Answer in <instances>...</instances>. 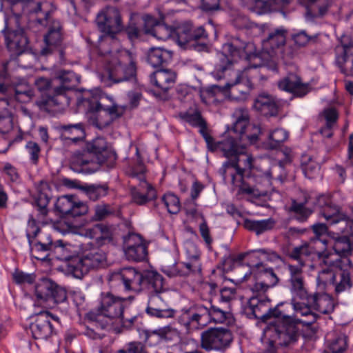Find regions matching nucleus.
Here are the masks:
<instances>
[{"label":"nucleus","mask_w":353,"mask_h":353,"mask_svg":"<svg viewBox=\"0 0 353 353\" xmlns=\"http://www.w3.org/2000/svg\"><path fill=\"white\" fill-rule=\"evenodd\" d=\"M72 249L73 247L70 244H63L61 241H57V244H55L54 247L53 252L56 254L57 259L61 261H68V265L72 260L79 258V256H74L75 252L73 251Z\"/></svg>","instance_id":"nucleus-47"},{"label":"nucleus","mask_w":353,"mask_h":353,"mask_svg":"<svg viewBox=\"0 0 353 353\" xmlns=\"http://www.w3.org/2000/svg\"><path fill=\"white\" fill-rule=\"evenodd\" d=\"M59 129L61 132L60 138L64 141L76 143L82 139L84 134L82 125L80 123L61 125Z\"/></svg>","instance_id":"nucleus-37"},{"label":"nucleus","mask_w":353,"mask_h":353,"mask_svg":"<svg viewBox=\"0 0 353 353\" xmlns=\"http://www.w3.org/2000/svg\"><path fill=\"white\" fill-rule=\"evenodd\" d=\"M277 85L280 90L290 92L296 97H303L310 92L309 84L303 83L301 78L293 73L281 79Z\"/></svg>","instance_id":"nucleus-21"},{"label":"nucleus","mask_w":353,"mask_h":353,"mask_svg":"<svg viewBox=\"0 0 353 353\" xmlns=\"http://www.w3.org/2000/svg\"><path fill=\"white\" fill-rule=\"evenodd\" d=\"M93 219L101 221L114 213V210L108 204H99L95 206Z\"/></svg>","instance_id":"nucleus-62"},{"label":"nucleus","mask_w":353,"mask_h":353,"mask_svg":"<svg viewBox=\"0 0 353 353\" xmlns=\"http://www.w3.org/2000/svg\"><path fill=\"white\" fill-rule=\"evenodd\" d=\"M8 48L21 50L28 43L27 38L22 32H12L6 37Z\"/></svg>","instance_id":"nucleus-52"},{"label":"nucleus","mask_w":353,"mask_h":353,"mask_svg":"<svg viewBox=\"0 0 353 353\" xmlns=\"http://www.w3.org/2000/svg\"><path fill=\"white\" fill-rule=\"evenodd\" d=\"M83 103L90 114L91 123L101 130L109 126L125 111V106L114 103L106 96L86 97L83 99Z\"/></svg>","instance_id":"nucleus-7"},{"label":"nucleus","mask_w":353,"mask_h":353,"mask_svg":"<svg viewBox=\"0 0 353 353\" xmlns=\"http://www.w3.org/2000/svg\"><path fill=\"white\" fill-rule=\"evenodd\" d=\"M108 188L105 185H90L88 186L86 192L88 197L92 201H97L99 198L105 196L108 194Z\"/></svg>","instance_id":"nucleus-60"},{"label":"nucleus","mask_w":353,"mask_h":353,"mask_svg":"<svg viewBox=\"0 0 353 353\" xmlns=\"http://www.w3.org/2000/svg\"><path fill=\"white\" fill-rule=\"evenodd\" d=\"M288 30L284 27H279L272 30L265 42L272 49L279 48L285 45Z\"/></svg>","instance_id":"nucleus-42"},{"label":"nucleus","mask_w":353,"mask_h":353,"mask_svg":"<svg viewBox=\"0 0 353 353\" xmlns=\"http://www.w3.org/2000/svg\"><path fill=\"white\" fill-rule=\"evenodd\" d=\"M263 179H268L270 181V179L278 180L281 183H283L286 177L287 172L284 168L283 164L281 162L275 163L271 165L270 169L265 173V176H261ZM271 185V182H270ZM270 185L268 188V192L269 191Z\"/></svg>","instance_id":"nucleus-46"},{"label":"nucleus","mask_w":353,"mask_h":353,"mask_svg":"<svg viewBox=\"0 0 353 353\" xmlns=\"http://www.w3.org/2000/svg\"><path fill=\"white\" fill-rule=\"evenodd\" d=\"M252 272L246 273L241 279V281H246L252 278V283L249 284V288L252 292L250 297L261 298L262 296H268L266 293L270 289L265 284L257 280L254 276L252 277Z\"/></svg>","instance_id":"nucleus-43"},{"label":"nucleus","mask_w":353,"mask_h":353,"mask_svg":"<svg viewBox=\"0 0 353 353\" xmlns=\"http://www.w3.org/2000/svg\"><path fill=\"white\" fill-rule=\"evenodd\" d=\"M81 248V256L72 260L67 269L68 273L77 279H81L90 270L104 268L107 263L105 252L92 242L82 243Z\"/></svg>","instance_id":"nucleus-8"},{"label":"nucleus","mask_w":353,"mask_h":353,"mask_svg":"<svg viewBox=\"0 0 353 353\" xmlns=\"http://www.w3.org/2000/svg\"><path fill=\"white\" fill-rule=\"evenodd\" d=\"M288 138V132L282 128H276L272 131L266 141L265 145L269 149H276Z\"/></svg>","instance_id":"nucleus-48"},{"label":"nucleus","mask_w":353,"mask_h":353,"mask_svg":"<svg viewBox=\"0 0 353 353\" xmlns=\"http://www.w3.org/2000/svg\"><path fill=\"white\" fill-rule=\"evenodd\" d=\"M302 169L305 175L309 179L314 177L315 174L319 172L320 165L318 163L309 159L308 162H302Z\"/></svg>","instance_id":"nucleus-63"},{"label":"nucleus","mask_w":353,"mask_h":353,"mask_svg":"<svg viewBox=\"0 0 353 353\" xmlns=\"http://www.w3.org/2000/svg\"><path fill=\"white\" fill-rule=\"evenodd\" d=\"M207 145L210 150L221 152L228 160L234 159L238 154L243 152L244 148L243 144H240L233 137H227L221 141L215 142L212 136L211 141L207 143Z\"/></svg>","instance_id":"nucleus-20"},{"label":"nucleus","mask_w":353,"mask_h":353,"mask_svg":"<svg viewBox=\"0 0 353 353\" xmlns=\"http://www.w3.org/2000/svg\"><path fill=\"white\" fill-rule=\"evenodd\" d=\"M35 296L41 303H47L50 307L67 299L65 290L48 279H41L36 284Z\"/></svg>","instance_id":"nucleus-13"},{"label":"nucleus","mask_w":353,"mask_h":353,"mask_svg":"<svg viewBox=\"0 0 353 353\" xmlns=\"http://www.w3.org/2000/svg\"><path fill=\"white\" fill-rule=\"evenodd\" d=\"M228 313L222 308L208 307L202 303H192L181 310L177 317L178 323L188 332L202 330L211 322L225 323Z\"/></svg>","instance_id":"nucleus-5"},{"label":"nucleus","mask_w":353,"mask_h":353,"mask_svg":"<svg viewBox=\"0 0 353 353\" xmlns=\"http://www.w3.org/2000/svg\"><path fill=\"white\" fill-rule=\"evenodd\" d=\"M130 304L125 307L124 314L121 316L118 321V323H121L124 327L128 329L138 324L140 316L137 310H134L131 312Z\"/></svg>","instance_id":"nucleus-49"},{"label":"nucleus","mask_w":353,"mask_h":353,"mask_svg":"<svg viewBox=\"0 0 353 353\" xmlns=\"http://www.w3.org/2000/svg\"><path fill=\"white\" fill-rule=\"evenodd\" d=\"M254 108L264 116L274 117L278 114L279 106L275 98L270 94L261 93L254 102Z\"/></svg>","instance_id":"nucleus-29"},{"label":"nucleus","mask_w":353,"mask_h":353,"mask_svg":"<svg viewBox=\"0 0 353 353\" xmlns=\"http://www.w3.org/2000/svg\"><path fill=\"white\" fill-rule=\"evenodd\" d=\"M172 52L161 47L151 48L148 54V62L154 68L171 61Z\"/></svg>","instance_id":"nucleus-35"},{"label":"nucleus","mask_w":353,"mask_h":353,"mask_svg":"<svg viewBox=\"0 0 353 353\" xmlns=\"http://www.w3.org/2000/svg\"><path fill=\"white\" fill-rule=\"evenodd\" d=\"M34 85L40 92H48V97L46 99L54 95V88L56 86L54 79L51 81L45 77H38L34 81Z\"/></svg>","instance_id":"nucleus-54"},{"label":"nucleus","mask_w":353,"mask_h":353,"mask_svg":"<svg viewBox=\"0 0 353 353\" xmlns=\"http://www.w3.org/2000/svg\"><path fill=\"white\" fill-rule=\"evenodd\" d=\"M306 17L313 20L325 15L330 6L329 0H307Z\"/></svg>","instance_id":"nucleus-36"},{"label":"nucleus","mask_w":353,"mask_h":353,"mask_svg":"<svg viewBox=\"0 0 353 353\" xmlns=\"http://www.w3.org/2000/svg\"><path fill=\"white\" fill-rule=\"evenodd\" d=\"M310 254L311 250L306 245L296 247L291 251L289 256L297 261L298 264H285L289 274L288 286L290 292L301 299L307 295L306 283L303 274V268L305 265L304 256H307Z\"/></svg>","instance_id":"nucleus-9"},{"label":"nucleus","mask_w":353,"mask_h":353,"mask_svg":"<svg viewBox=\"0 0 353 353\" xmlns=\"http://www.w3.org/2000/svg\"><path fill=\"white\" fill-rule=\"evenodd\" d=\"M161 201L170 214H177L181 209V203L177 196L172 193L165 194Z\"/></svg>","instance_id":"nucleus-53"},{"label":"nucleus","mask_w":353,"mask_h":353,"mask_svg":"<svg viewBox=\"0 0 353 353\" xmlns=\"http://www.w3.org/2000/svg\"><path fill=\"white\" fill-rule=\"evenodd\" d=\"M49 202V196L43 192H39L36 196L34 200V206L37 208V211L39 212V215L41 217H44L48 214V210L47 207Z\"/></svg>","instance_id":"nucleus-57"},{"label":"nucleus","mask_w":353,"mask_h":353,"mask_svg":"<svg viewBox=\"0 0 353 353\" xmlns=\"http://www.w3.org/2000/svg\"><path fill=\"white\" fill-rule=\"evenodd\" d=\"M192 24L189 21L182 23L174 29L173 34L179 45H185L192 41Z\"/></svg>","instance_id":"nucleus-45"},{"label":"nucleus","mask_w":353,"mask_h":353,"mask_svg":"<svg viewBox=\"0 0 353 353\" xmlns=\"http://www.w3.org/2000/svg\"><path fill=\"white\" fill-rule=\"evenodd\" d=\"M150 32V34L158 39L166 40L173 34L174 30L164 23H159V24H156Z\"/></svg>","instance_id":"nucleus-55"},{"label":"nucleus","mask_w":353,"mask_h":353,"mask_svg":"<svg viewBox=\"0 0 353 353\" xmlns=\"http://www.w3.org/2000/svg\"><path fill=\"white\" fill-rule=\"evenodd\" d=\"M96 23L99 30L112 38L123 29L119 11L108 7L99 12L96 18Z\"/></svg>","instance_id":"nucleus-16"},{"label":"nucleus","mask_w":353,"mask_h":353,"mask_svg":"<svg viewBox=\"0 0 353 353\" xmlns=\"http://www.w3.org/2000/svg\"><path fill=\"white\" fill-rule=\"evenodd\" d=\"M307 203V199L306 198L303 202H298L294 199L292 201L291 205L289 208V212L299 222L306 221L312 213L311 209L305 206Z\"/></svg>","instance_id":"nucleus-41"},{"label":"nucleus","mask_w":353,"mask_h":353,"mask_svg":"<svg viewBox=\"0 0 353 353\" xmlns=\"http://www.w3.org/2000/svg\"><path fill=\"white\" fill-rule=\"evenodd\" d=\"M117 160V154L102 137H97L88 143L82 151L75 152L71 158V164L79 171L92 173L100 166L112 168Z\"/></svg>","instance_id":"nucleus-3"},{"label":"nucleus","mask_w":353,"mask_h":353,"mask_svg":"<svg viewBox=\"0 0 353 353\" xmlns=\"http://www.w3.org/2000/svg\"><path fill=\"white\" fill-rule=\"evenodd\" d=\"M123 251L128 260L142 261L148 255V248L141 236L129 234L123 238Z\"/></svg>","instance_id":"nucleus-18"},{"label":"nucleus","mask_w":353,"mask_h":353,"mask_svg":"<svg viewBox=\"0 0 353 353\" xmlns=\"http://www.w3.org/2000/svg\"><path fill=\"white\" fill-rule=\"evenodd\" d=\"M276 221L272 218L263 220H252L246 219L243 223V227L257 236L261 235L274 228Z\"/></svg>","instance_id":"nucleus-33"},{"label":"nucleus","mask_w":353,"mask_h":353,"mask_svg":"<svg viewBox=\"0 0 353 353\" xmlns=\"http://www.w3.org/2000/svg\"><path fill=\"white\" fill-rule=\"evenodd\" d=\"M347 346V336L344 334H339L330 342L329 348L332 353H342Z\"/></svg>","instance_id":"nucleus-59"},{"label":"nucleus","mask_w":353,"mask_h":353,"mask_svg":"<svg viewBox=\"0 0 353 353\" xmlns=\"http://www.w3.org/2000/svg\"><path fill=\"white\" fill-rule=\"evenodd\" d=\"M61 29V26L59 21H54L48 34L45 36L44 41L46 47L41 50V54L42 55L46 56L51 53L57 52L61 59H64V51L60 48L62 41Z\"/></svg>","instance_id":"nucleus-19"},{"label":"nucleus","mask_w":353,"mask_h":353,"mask_svg":"<svg viewBox=\"0 0 353 353\" xmlns=\"http://www.w3.org/2000/svg\"><path fill=\"white\" fill-rule=\"evenodd\" d=\"M14 98L20 103L29 102L34 96V92L27 83L17 85L14 90Z\"/></svg>","instance_id":"nucleus-50"},{"label":"nucleus","mask_w":353,"mask_h":353,"mask_svg":"<svg viewBox=\"0 0 353 353\" xmlns=\"http://www.w3.org/2000/svg\"><path fill=\"white\" fill-rule=\"evenodd\" d=\"M30 330L35 339L45 340L50 337L52 334L53 328L48 312L39 313L34 322L30 324Z\"/></svg>","instance_id":"nucleus-24"},{"label":"nucleus","mask_w":353,"mask_h":353,"mask_svg":"<svg viewBox=\"0 0 353 353\" xmlns=\"http://www.w3.org/2000/svg\"><path fill=\"white\" fill-rule=\"evenodd\" d=\"M74 197L65 195L57 199L55 203L56 210L62 215L69 216L74 206Z\"/></svg>","instance_id":"nucleus-51"},{"label":"nucleus","mask_w":353,"mask_h":353,"mask_svg":"<svg viewBox=\"0 0 353 353\" xmlns=\"http://www.w3.org/2000/svg\"><path fill=\"white\" fill-rule=\"evenodd\" d=\"M276 319L274 324L269 326L268 332L270 334V344L275 346L289 347L295 344L300 337V330L298 324L301 320L296 319L294 315L288 314L279 307L270 311Z\"/></svg>","instance_id":"nucleus-6"},{"label":"nucleus","mask_w":353,"mask_h":353,"mask_svg":"<svg viewBox=\"0 0 353 353\" xmlns=\"http://www.w3.org/2000/svg\"><path fill=\"white\" fill-rule=\"evenodd\" d=\"M225 87L229 90L231 97L236 100L245 99L252 88L249 79L240 71L235 72V79L228 82Z\"/></svg>","instance_id":"nucleus-22"},{"label":"nucleus","mask_w":353,"mask_h":353,"mask_svg":"<svg viewBox=\"0 0 353 353\" xmlns=\"http://www.w3.org/2000/svg\"><path fill=\"white\" fill-rule=\"evenodd\" d=\"M222 49L223 52L219 54L220 63L216 65V68L218 72H223L233 62L249 58L252 44L245 43L239 38H234L231 42L225 43Z\"/></svg>","instance_id":"nucleus-12"},{"label":"nucleus","mask_w":353,"mask_h":353,"mask_svg":"<svg viewBox=\"0 0 353 353\" xmlns=\"http://www.w3.org/2000/svg\"><path fill=\"white\" fill-rule=\"evenodd\" d=\"M174 332V330L170 326H165L152 331H146V340H148L154 335L157 336L160 339L170 340L171 339L172 335Z\"/></svg>","instance_id":"nucleus-61"},{"label":"nucleus","mask_w":353,"mask_h":353,"mask_svg":"<svg viewBox=\"0 0 353 353\" xmlns=\"http://www.w3.org/2000/svg\"><path fill=\"white\" fill-rule=\"evenodd\" d=\"M292 296V313L291 315H294L296 318V315L298 314H301V316H312V320L311 321V323H312L315 318L314 315L312 314L310 308L306 305H303L301 303H299L296 301L297 299H299L298 296H295L292 293H291Z\"/></svg>","instance_id":"nucleus-58"},{"label":"nucleus","mask_w":353,"mask_h":353,"mask_svg":"<svg viewBox=\"0 0 353 353\" xmlns=\"http://www.w3.org/2000/svg\"><path fill=\"white\" fill-rule=\"evenodd\" d=\"M134 299L133 296L123 298L111 292L101 293L97 312L90 314L91 326L107 330L114 328L115 324L123 315L125 307Z\"/></svg>","instance_id":"nucleus-4"},{"label":"nucleus","mask_w":353,"mask_h":353,"mask_svg":"<svg viewBox=\"0 0 353 353\" xmlns=\"http://www.w3.org/2000/svg\"><path fill=\"white\" fill-rule=\"evenodd\" d=\"M332 254L319 253L321 264L324 265L317 276L318 287L321 290H327L334 282L336 272V265L341 263H349V259H334Z\"/></svg>","instance_id":"nucleus-15"},{"label":"nucleus","mask_w":353,"mask_h":353,"mask_svg":"<svg viewBox=\"0 0 353 353\" xmlns=\"http://www.w3.org/2000/svg\"><path fill=\"white\" fill-rule=\"evenodd\" d=\"M10 5V8L14 14L19 15L22 12H38L41 10V6L39 3L33 0H2Z\"/></svg>","instance_id":"nucleus-38"},{"label":"nucleus","mask_w":353,"mask_h":353,"mask_svg":"<svg viewBox=\"0 0 353 353\" xmlns=\"http://www.w3.org/2000/svg\"><path fill=\"white\" fill-rule=\"evenodd\" d=\"M256 272L254 276L258 281L265 284L270 288L275 287L279 282V278L272 268H265L262 263L256 265Z\"/></svg>","instance_id":"nucleus-34"},{"label":"nucleus","mask_w":353,"mask_h":353,"mask_svg":"<svg viewBox=\"0 0 353 353\" xmlns=\"http://www.w3.org/2000/svg\"><path fill=\"white\" fill-rule=\"evenodd\" d=\"M270 299L268 296H262L261 298L257 297H250L248 299V309L256 319H268L271 317H274L273 314H270V311L272 310L269 307Z\"/></svg>","instance_id":"nucleus-28"},{"label":"nucleus","mask_w":353,"mask_h":353,"mask_svg":"<svg viewBox=\"0 0 353 353\" xmlns=\"http://www.w3.org/2000/svg\"><path fill=\"white\" fill-rule=\"evenodd\" d=\"M254 159L245 151V148L234 159L228 160L219 170L225 180L228 176L232 185L239 188V192L252 198L258 199L268 195L270 181L263 179L261 175L245 174L253 167Z\"/></svg>","instance_id":"nucleus-2"},{"label":"nucleus","mask_w":353,"mask_h":353,"mask_svg":"<svg viewBox=\"0 0 353 353\" xmlns=\"http://www.w3.org/2000/svg\"><path fill=\"white\" fill-rule=\"evenodd\" d=\"M352 263L349 259V263H341L340 265H336V272L332 287L334 288L336 294L348 291L352 287L351 279Z\"/></svg>","instance_id":"nucleus-23"},{"label":"nucleus","mask_w":353,"mask_h":353,"mask_svg":"<svg viewBox=\"0 0 353 353\" xmlns=\"http://www.w3.org/2000/svg\"><path fill=\"white\" fill-rule=\"evenodd\" d=\"M232 341L231 332L225 328H210L202 332L201 347L206 351L223 350Z\"/></svg>","instance_id":"nucleus-14"},{"label":"nucleus","mask_w":353,"mask_h":353,"mask_svg":"<svg viewBox=\"0 0 353 353\" xmlns=\"http://www.w3.org/2000/svg\"><path fill=\"white\" fill-rule=\"evenodd\" d=\"M90 232H93L92 238H95L97 240H105L110 238V232L108 228L103 224H96L90 230Z\"/></svg>","instance_id":"nucleus-64"},{"label":"nucleus","mask_w":353,"mask_h":353,"mask_svg":"<svg viewBox=\"0 0 353 353\" xmlns=\"http://www.w3.org/2000/svg\"><path fill=\"white\" fill-rule=\"evenodd\" d=\"M336 62L341 71L346 76H353V42L350 37L343 35L335 48Z\"/></svg>","instance_id":"nucleus-17"},{"label":"nucleus","mask_w":353,"mask_h":353,"mask_svg":"<svg viewBox=\"0 0 353 353\" xmlns=\"http://www.w3.org/2000/svg\"><path fill=\"white\" fill-rule=\"evenodd\" d=\"M31 233V239H34V241L45 243L48 245L54 246L57 242L53 243L51 235L46 231L41 230L35 225V221H29L27 233Z\"/></svg>","instance_id":"nucleus-44"},{"label":"nucleus","mask_w":353,"mask_h":353,"mask_svg":"<svg viewBox=\"0 0 353 353\" xmlns=\"http://www.w3.org/2000/svg\"><path fill=\"white\" fill-rule=\"evenodd\" d=\"M306 293V296L303 299L299 298V300H306L307 305L323 314H328L333 311L334 301L330 295L325 293L309 295L307 288Z\"/></svg>","instance_id":"nucleus-26"},{"label":"nucleus","mask_w":353,"mask_h":353,"mask_svg":"<svg viewBox=\"0 0 353 353\" xmlns=\"http://www.w3.org/2000/svg\"><path fill=\"white\" fill-rule=\"evenodd\" d=\"M180 118L193 127L199 128V132L206 143L211 141V135L208 132L207 123L198 109L188 110L179 114Z\"/></svg>","instance_id":"nucleus-27"},{"label":"nucleus","mask_w":353,"mask_h":353,"mask_svg":"<svg viewBox=\"0 0 353 353\" xmlns=\"http://www.w3.org/2000/svg\"><path fill=\"white\" fill-rule=\"evenodd\" d=\"M176 78V74L174 71L161 69L154 72L150 75V81L157 88L166 92L174 85Z\"/></svg>","instance_id":"nucleus-31"},{"label":"nucleus","mask_w":353,"mask_h":353,"mask_svg":"<svg viewBox=\"0 0 353 353\" xmlns=\"http://www.w3.org/2000/svg\"><path fill=\"white\" fill-rule=\"evenodd\" d=\"M249 119L247 114H242L234 122L232 130L234 133L240 135L241 140L247 139L250 143H255L258 140V136L261 132L260 128L256 125H252L251 128L253 130L252 134H248L245 132L248 127Z\"/></svg>","instance_id":"nucleus-30"},{"label":"nucleus","mask_w":353,"mask_h":353,"mask_svg":"<svg viewBox=\"0 0 353 353\" xmlns=\"http://www.w3.org/2000/svg\"><path fill=\"white\" fill-rule=\"evenodd\" d=\"M109 79L114 83L128 81L135 77L136 67L132 54L126 50L113 57L107 65Z\"/></svg>","instance_id":"nucleus-11"},{"label":"nucleus","mask_w":353,"mask_h":353,"mask_svg":"<svg viewBox=\"0 0 353 353\" xmlns=\"http://www.w3.org/2000/svg\"><path fill=\"white\" fill-rule=\"evenodd\" d=\"M56 86L54 88V95L48 99H41L36 101L41 110L50 112L52 106H58L59 109H64L70 105V99L66 96L68 90L73 89L77 83V78L72 72H63L54 79Z\"/></svg>","instance_id":"nucleus-10"},{"label":"nucleus","mask_w":353,"mask_h":353,"mask_svg":"<svg viewBox=\"0 0 353 353\" xmlns=\"http://www.w3.org/2000/svg\"><path fill=\"white\" fill-rule=\"evenodd\" d=\"M333 249L334 259H348L353 250V234H343L334 238Z\"/></svg>","instance_id":"nucleus-32"},{"label":"nucleus","mask_w":353,"mask_h":353,"mask_svg":"<svg viewBox=\"0 0 353 353\" xmlns=\"http://www.w3.org/2000/svg\"><path fill=\"white\" fill-rule=\"evenodd\" d=\"M26 236L32 256L38 260H46L50 252L54 250V246L34 241V239H31L30 232L26 233Z\"/></svg>","instance_id":"nucleus-39"},{"label":"nucleus","mask_w":353,"mask_h":353,"mask_svg":"<svg viewBox=\"0 0 353 353\" xmlns=\"http://www.w3.org/2000/svg\"><path fill=\"white\" fill-rule=\"evenodd\" d=\"M140 182L138 186L131 188L133 202L138 205H145L157 197L155 189L144 179L143 175L139 176Z\"/></svg>","instance_id":"nucleus-25"},{"label":"nucleus","mask_w":353,"mask_h":353,"mask_svg":"<svg viewBox=\"0 0 353 353\" xmlns=\"http://www.w3.org/2000/svg\"><path fill=\"white\" fill-rule=\"evenodd\" d=\"M111 286L122 283L125 292H139L143 285H148V301L145 312L159 319L172 318L176 310L168 307L163 296L165 291L163 276L155 271L141 273L133 268H125L109 275Z\"/></svg>","instance_id":"nucleus-1"},{"label":"nucleus","mask_w":353,"mask_h":353,"mask_svg":"<svg viewBox=\"0 0 353 353\" xmlns=\"http://www.w3.org/2000/svg\"><path fill=\"white\" fill-rule=\"evenodd\" d=\"M181 265L185 270H181V276H186L191 273H201V265L199 260L198 256H194L190 262L182 263Z\"/></svg>","instance_id":"nucleus-56"},{"label":"nucleus","mask_w":353,"mask_h":353,"mask_svg":"<svg viewBox=\"0 0 353 353\" xmlns=\"http://www.w3.org/2000/svg\"><path fill=\"white\" fill-rule=\"evenodd\" d=\"M219 292L220 294V305L210 304L208 307H216L225 310V312L228 313L225 316V322H226V321L230 319L232 316L230 308V302L234 299L235 290L231 288H223L219 290Z\"/></svg>","instance_id":"nucleus-40"}]
</instances>
